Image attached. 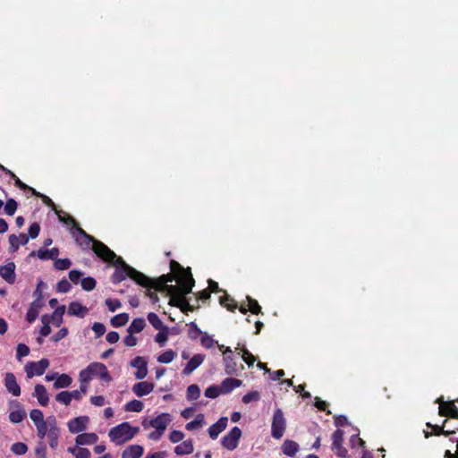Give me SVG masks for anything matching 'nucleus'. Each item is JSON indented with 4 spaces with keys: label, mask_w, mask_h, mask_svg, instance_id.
Returning <instances> with one entry per match:
<instances>
[{
    "label": "nucleus",
    "mask_w": 458,
    "mask_h": 458,
    "mask_svg": "<svg viewBox=\"0 0 458 458\" xmlns=\"http://www.w3.org/2000/svg\"><path fill=\"white\" fill-rule=\"evenodd\" d=\"M72 382V377L67 374H62L58 376L54 383L55 388H64L68 387Z\"/></svg>",
    "instance_id": "nucleus-38"
},
{
    "label": "nucleus",
    "mask_w": 458,
    "mask_h": 458,
    "mask_svg": "<svg viewBox=\"0 0 458 458\" xmlns=\"http://www.w3.org/2000/svg\"><path fill=\"white\" fill-rule=\"evenodd\" d=\"M8 241H9V244H10L9 250L11 252L17 251L21 245L18 236L15 234H11V235H9Z\"/></svg>",
    "instance_id": "nucleus-62"
},
{
    "label": "nucleus",
    "mask_w": 458,
    "mask_h": 458,
    "mask_svg": "<svg viewBox=\"0 0 458 458\" xmlns=\"http://www.w3.org/2000/svg\"><path fill=\"white\" fill-rule=\"evenodd\" d=\"M113 265L115 267V270L111 277L114 284H119L127 277H130L142 287L148 285L149 277L128 265L123 258H118Z\"/></svg>",
    "instance_id": "nucleus-1"
},
{
    "label": "nucleus",
    "mask_w": 458,
    "mask_h": 458,
    "mask_svg": "<svg viewBox=\"0 0 458 458\" xmlns=\"http://www.w3.org/2000/svg\"><path fill=\"white\" fill-rule=\"evenodd\" d=\"M446 423H447V420H445L443 421L442 426L433 425L429 422H428L426 425L428 428H432V434L435 436H441V435L449 436L451 434H454L455 429H445Z\"/></svg>",
    "instance_id": "nucleus-34"
},
{
    "label": "nucleus",
    "mask_w": 458,
    "mask_h": 458,
    "mask_svg": "<svg viewBox=\"0 0 458 458\" xmlns=\"http://www.w3.org/2000/svg\"><path fill=\"white\" fill-rule=\"evenodd\" d=\"M17 410L12 411L9 413V420L12 423L17 424L21 422L26 418V411L18 402H13Z\"/></svg>",
    "instance_id": "nucleus-25"
},
{
    "label": "nucleus",
    "mask_w": 458,
    "mask_h": 458,
    "mask_svg": "<svg viewBox=\"0 0 458 458\" xmlns=\"http://www.w3.org/2000/svg\"><path fill=\"white\" fill-rule=\"evenodd\" d=\"M129 315L125 312L117 314L111 318V325L114 327H120L127 324Z\"/></svg>",
    "instance_id": "nucleus-39"
},
{
    "label": "nucleus",
    "mask_w": 458,
    "mask_h": 458,
    "mask_svg": "<svg viewBox=\"0 0 458 458\" xmlns=\"http://www.w3.org/2000/svg\"><path fill=\"white\" fill-rule=\"evenodd\" d=\"M144 408V404L141 401L133 399L130 402H128L125 406L124 410L126 411H133V412H140Z\"/></svg>",
    "instance_id": "nucleus-40"
},
{
    "label": "nucleus",
    "mask_w": 458,
    "mask_h": 458,
    "mask_svg": "<svg viewBox=\"0 0 458 458\" xmlns=\"http://www.w3.org/2000/svg\"><path fill=\"white\" fill-rule=\"evenodd\" d=\"M286 422L281 409H276L273 415L271 435L276 439H280L285 430Z\"/></svg>",
    "instance_id": "nucleus-7"
},
{
    "label": "nucleus",
    "mask_w": 458,
    "mask_h": 458,
    "mask_svg": "<svg viewBox=\"0 0 458 458\" xmlns=\"http://www.w3.org/2000/svg\"><path fill=\"white\" fill-rule=\"evenodd\" d=\"M34 395L37 397L40 405L47 406L48 404L49 397L47 389L43 385L37 384L35 386Z\"/></svg>",
    "instance_id": "nucleus-31"
},
{
    "label": "nucleus",
    "mask_w": 458,
    "mask_h": 458,
    "mask_svg": "<svg viewBox=\"0 0 458 458\" xmlns=\"http://www.w3.org/2000/svg\"><path fill=\"white\" fill-rule=\"evenodd\" d=\"M72 236L76 243L84 250L91 249L94 242L97 241V239L87 233L82 228H77V232H72Z\"/></svg>",
    "instance_id": "nucleus-12"
},
{
    "label": "nucleus",
    "mask_w": 458,
    "mask_h": 458,
    "mask_svg": "<svg viewBox=\"0 0 458 458\" xmlns=\"http://www.w3.org/2000/svg\"><path fill=\"white\" fill-rule=\"evenodd\" d=\"M48 434L49 445L52 449H55L59 443L60 429L57 427L56 420L54 416L48 417Z\"/></svg>",
    "instance_id": "nucleus-13"
},
{
    "label": "nucleus",
    "mask_w": 458,
    "mask_h": 458,
    "mask_svg": "<svg viewBox=\"0 0 458 458\" xmlns=\"http://www.w3.org/2000/svg\"><path fill=\"white\" fill-rule=\"evenodd\" d=\"M37 255L38 259L42 260L53 259L55 260L59 255V250L57 248H52L50 250H38V251H32L30 256Z\"/></svg>",
    "instance_id": "nucleus-29"
},
{
    "label": "nucleus",
    "mask_w": 458,
    "mask_h": 458,
    "mask_svg": "<svg viewBox=\"0 0 458 458\" xmlns=\"http://www.w3.org/2000/svg\"><path fill=\"white\" fill-rule=\"evenodd\" d=\"M98 440V437L95 433H82L79 434L75 438V443L78 445H93Z\"/></svg>",
    "instance_id": "nucleus-32"
},
{
    "label": "nucleus",
    "mask_w": 458,
    "mask_h": 458,
    "mask_svg": "<svg viewBox=\"0 0 458 458\" xmlns=\"http://www.w3.org/2000/svg\"><path fill=\"white\" fill-rule=\"evenodd\" d=\"M171 420V415L164 412L150 420L149 425L157 430L165 432Z\"/></svg>",
    "instance_id": "nucleus-15"
},
{
    "label": "nucleus",
    "mask_w": 458,
    "mask_h": 458,
    "mask_svg": "<svg viewBox=\"0 0 458 458\" xmlns=\"http://www.w3.org/2000/svg\"><path fill=\"white\" fill-rule=\"evenodd\" d=\"M148 320L152 325V327L157 330H161L164 327L163 322L160 320L159 317L154 313L150 312L148 314Z\"/></svg>",
    "instance_id": "nucleus-43"
},
{
    "label": "nucleus",
    "mask_w": 458,
    "mask_h": 458,
    "mask_svg": "<svg viewBox=\"0 0 458 458\" xmlns=\"http://www.w3.org/2000/svg\"><path fill=\"white\" fill-rule=\"evenodd\" d=\"M29 353H30V348L26 344H19L17 345L16 358L18 360H21V358L29 355Z\"/></svg>",
    "instance_id": "nucleus-59"
},
{
    "label": "nucleus",
    "mask_w": 458,
    "mask_h": 458,
    "mask_svg": "<svg viewBox=\"0 0 458 458\" xmlns=\"http://www.w3.org/2000/svg\"><path fill=\"white\" fill-rule=\"evenodd\" d=\"M139 432L138 427H132L129 422H123L109 430L110 440L116 445H122L134 437Z\"/></svg>",
    "instance_id": "nucleus-3"
},
{
    "label": "nucleus",
    "mask_w": 458,
    "mask_h": 458,
    "mask_svg": "<svg viewBox=\"0 0 458 458\" xmlns=\"http://www.w3.org/2000/svg\"><path fill=\"white\" fill-rule=\"evenodd\" d=\"M94 253L103 261L114 264L119 258L112 250H110L105 243L97 240L94 245L91 246Z\"/></svg>",
    "instance_id": "nucleus-5"
},
{
    "label": "nucleus",
    "mask_w": 458,
    "mask_h": 458,
    "mask_svg": "<svg viewBox=\"0 0 458 458\" xmlns=\"http://www.w3.org/2000/svg\"><path fill=\"white\" fill-rule=\"evenodd\" d=\"M203 421H204L203 414H199V415L196 416V418L193 420L188 422L186 424L185 428H186L187 430L197 429V428L202 427Z\"/></svg>",
    "instance_id": "nucleus-44"
},
{
    "label": "nucleus",
    "mask_w": 458,
    "mask_h": 458,
    "mask_svg": "<svg viewBox=\"0 0 458 458\" xmlns=\"http://www.w3.org/2000/svg\"><path fill=\"white\" fill-rule=\"evenodd\" d=\"M437 402L439 403L438 414L440 416L458 420V409L454 404V401L445 402L443 398L440 397Z\"/></svg>",
    "instance_id": "nucleus-11"
},
{
    "label": "nucleus",
    "mask_w": 458,
    "mask_h": 458,
    "mask_svg": "<svg viewBox=\"0 0 458 458\" xmlns=\"http://www.w3.org/2000/svg\"><path fill=\"white\" fill-rule=\"evenodd\" d=\"M166 293L170 296V300L168 302L169 305L179 308V309L182 307L186 296L189 294V293H182V291L175 292V291H172L170 289Z\"/></svg>",
    "instance_id": "nucleus-26"
},
{
    "label": "nucleus",
    "mask_w": 458,
    "mask_h": 458,
    "mask_svg": "<svg viewBox=\"0 0 458 458\" xmlns=\"http://www.w3.org/2000/svg\"><path fill=\"white\" fill-rule=\"evenodd\" d=\"M260 399V394L258 391H251L242 396L243 403H250L251 402H257Z\"/></svg>",
    "instance_id": "nucleus-54"
},
{
    "label": "nucleus",
    "mask_w": 458,
    "mask_h": 458,
    "mask_svg": "<svg viewBox=\"0 0 458 458\" xmlns=\"http://www.w3.org/2000/svg\"><path fill=\"white\" fill-rule=\"evenodd\" d=\"M37 431H38V437L42 440L48 434V419L46 420V422L38 424L36 426Z\"/></svg>",
    "instance_id": "nucleus-58"
},
{
    "label": "nucleus",
    "mask_w": 458,
    "mask_h": 458,
    "mask_svg": "<svg viewBox=\"0 0 458 458\" xmlns=\"http://www.w3.org/2000/svg\"><path fill=\"white\" fill-rule=\"evenodd\" d=\"M219 304L225 307L227 310L233 312L238 305L233 298H232L226 291H223V295L219 297Z\"/></svg>",
    "instance_id": "nucleus-33"
},
{
    "label": "nucleus",
    "mask_w": 458,
    "mask_h": 458,
    "mask_svg": "<svg viewBox=\"0 0 458 458\" xmlns=\"http://www.w3.org/2000/svg\"><path fill=\"white\" fill-rule=\"evenodd\" d=\"M72 266L70 259H55L54 267L56 270H66Z\"/></svg>",
    "instance_id": "nucleus-45"
},
{
    "label": "nucleus",
    "mask_w": 458,
    "mask_h": 458,
    "mask_svg": "<svg viewBox=\"0 0 458 458\" xmlns=\"http://www.w3.org/2000/svg\"><path fill=\"white\" fill-rule=\"evenodd\" d=\"M30 417L31 420L35 423V426H37L38 424L39 425L41 423L46 422L44 420L43 412L38 409H34V410L30 411Z\"/></svg>",
    "instance_id": "nucleus-47"
},
{
    "label": "nucleus",
    "mask_w": 458,
    "mask_h": 458,
    "mask_svg": "<svg viewBox=\"0 0 458 458\" xmlns=\"http://www.w3.org/2000/svg\"><path fill=\"white\" fill-rule=\"evenodd\" d=\"M88 312V309L78 301H72L68 307V314L70 316H76L84 318Z\"/></svg>",
    "instance_id": "nucleus-30"
},
{
    "label": "nucleus",
    "mask_w": 458,
    "mask_h": 458,
    "mask_svg": "<svg viewBox=\"0 0 458 458\" xmlns=\"http://www.w3.org/2000/svg\"><path fill=\"white\" fill-rule=\"evenodd\" d=\"M55 214L57 215L59 221L70 228L72 233V232H77V228H81L74 217L66 214L64 211L55 210Z\"/></svg>",
    "instance_id": "nucleus-21"
},
{
    "label": "nucleus",
    "mask_w": 458,
    "mask_h": 458,
    "mask_svg": "<svg viewBox=\"0 0 458 458\" xmlns=\"http://www.w3.org/2000/svg\"><path fill=\"white\" fill-rule=\"evenodd\" d=\"M246 299L248 301L249 311L256 315L261 313V307L255 299H252L250 296H247Z\"/></svg>",
    "instance_id": "nucleus-48"
},
{
    "label": "nucleus",
    "mask_w": 458,
    "mask_h": 458,
    "mask_svg": "<svg viewBox=\"0 0 458 458\" xmlns=\"http://www.w3.org/2000/svg\"><path fill=\"white\" fill-rule=\"evenodd\" d=\"M298 450L299 445L293 440L287 439L282 445L283 453L289 457H293Z\"/></svg>",
    "instance_id": "nucleus-36"
},
{
    "label": "nucleus",
    "mask_w": 458,
    "mask_h": 458,
    "mask_svg": "<svg viewBox=\"0 0 458 458\" xmlns=\"http://www.w3.org/2000/svg\"><path fill=\"white\" fill-rule=\"evenodd\" d=\"M242 359L243 360V361L249 366H252L254 364V362L256 361V358L255 356L249 352L248 349L246 348H243L242 350Z\"/></svg>",
    "instance_id": "nucleus-52"
},
{
    "label": "nucleus",
    "mask_w": 458,
    "mask_h": 458,
    "mask_svg": "<svg viewBox=\"0 0 458 458\" xmlns=\"http://www.w3.org/2000/svg\"><path fill=\"white\" fill-rule=\"evenodd\" d=\"M148 362L141 357L137 356L131 361V366L137 369L134 376L137 379H143L148 375Z\"/></svg>",
    "instance_id": "nucleus-14"
},
{
    "label": "nucleus",
    "mask_w": 458,
    "mask_h": 458,
    "mask_svg": "<svg viewBox=\"0 0 458 458\" xmlns=\"http://www.w3.org/2000/svg\"><path fill=\"white\" fill-rule=\"evenodd\" d=\"M228 419L221 417L215 424L208 428V434L212 439H216L227 427Z\"/></svg>",
    "instance_id": "nucleus-23"
},
{
    "label": "nucleus",
    "mask_w": 458,
    "mask_h": 458,
    "mask_svg": "<svg viewBox=\"0 0 458 458\" xmlns=\"http://www.w3.org/2000/svg\"><path fill=\"white\" fill-rule=\"evenodd\" d=\"M89 423V418L87 416H81L72 419L68 422L69 431L72 434L82 432L86 429L87 424Z\"/></svg>",
    "instance_id": "nucleus-16"
},
{
    "label": "nucleus",
    "mask_w": 458,
    "mask_h": 458,
    "mask_svg": "<svg viewBox=\"0 0 458 458\" xmlns=\"http://www.w3.org/2000/svg\"><path fill=\"white\" fill-rule=\"evenodd\" d=\"M43 306V301L41 300V296L39 295L35 301H33L26 314V319L29 323H32L36 320L38 316V311Z\"/></svg>",
    "instance_id": "nucleus-20"
},
{
    "label": "nucleus",
    "mask_w": 458,
    "mask_h": 458,
    "mask_svg": "<svg viewBox=\"0 0 458 458\" xmlns=\"http://www.w3.org/2000/svg\"><path fill=\"white\" fill-rule=\"evenodd\" d=\"M15 267V264L12 261L0 267V276L8 284H13L16 280Z\"/></svg>",
    "instance_id": "nucleus-17"
},
{
    "label": "nucleus",
    "mask_w": 458,
    "mask_h": 458,
    "mask_svg": "<svg viewBox=\"0 0 458 458\" xmlns=\"http://www.w3.org/2000/svg\"><path fill=\"white\" fill-rule=\"evenodd\" d=\"M11 451L17 455H21L27 453L28 446L22 442H17L12 445Z\"/></svg>",
    "instance_id": "nucleus-49"
},
{
    "label": "nucleus",
    "mask_w": 458,
    "mask_h": 458,
    "mask_svg": "<svg viewBox=\"0 0 458 458\" xmlns=\"http://www.w3.org/2000/svg\"><path fill=\"white\" fill-rule=\"evenodd\" d=\"M176 356V352L173 350H167L157 357V361L160 363H170Z\"/></svg>",
    "instance_id": "nucleus-42"
},
{
    "label": "nucleus",
    "mask_w": 458,
    "mask_h": 458,
    "mask_svg": "<svg viewBox=\"0 0 458 458\" xmlns=\"http://www.w3.org/2000/svg\"><path fill=\"white\" fill-rule=\"evenodd\" d=\"M57 402L68 406L72 402V397L69 391H62L55 396Z\"/></svg>",
    "instance_id": "nucleus-50"
},
{
    "label": "nucleus",
    "mask_w": 458,
    "mask_h": 458,
    "mask_svg": "<svg viewBox=\"0 0 458 458\" xmlns=\"http://www.w3.org/2000/svg\"><path fill=\"white\" fill-rule=\"evenodd\" d=\"M193 449L192 440L187 439L174 447V453L177 455L190 454L193 452Z\"/></svg>",
    "instance_id": "nucleus-35"
},
{
    "label": "nucleus",
    "mask_w": 458,
    "mask_h": 458,
    "mask_svg": "<svg viewBox=\"0 0 458 458\" xmlns=\"http://www.w3.org/2000/svg\"><path fill=\"white\" fill-rule=\"evenodd\" d=\"M175 273L172 272L162 275L157 279L153 280L149 278L148 285L144 286L147 289H155L159 292H168L169 288L172 284H168V283H172L175 280Z\"/></svg>",
    "instance_id": "nucleus-6"
},
{
    "label": "nucleus",
    "mask_w": 458,
    "mask_h": 458,
    "mask_svg": "<svg viewBox=\"0 0 458 458\" xmlns=\"http://www.w3.org/2000/svg\"><path fill=\"white\" fill-rule=\"evenodd\" d=\"M43 326L40 328L39 334L41 336H47L51 333V327L49 326V319L47 315L43 316L42 318Z\"/></svg>",
    "instance_id": "nucleus-57"
},
{
    "label": "nucleus",
    "mask_w": 458,
    "mask_h": 458,
    "mask_svg": "<svg viewBox=\"0 0 458 458\" xmlns=\"http://www.w3.org/2000/svg\"><path fill=\"white\" fill-rule=\"evenodd\" d=\"M170 270L175 273V281L178 285H171L168 287L172 291H182V293H191L195 285L191 268L190 267H183L180 263L172 259L170 261Z\"/></svg>",
    "instance_id": "nucleus-2"
},
{
    "label": "nucleus",
    "mask_w": 458,
    "mask_h": 458,
    "mask_svg": "<svg viewBox=\"0 0 458 458\" xmlns=\"http://www.w3.org/2000/svg\"><path fill=\"white\" fill-rule=\"evenodd\" d=\"M79 377H82L83 381H90L94 377H99L106 383L112 380L106 366L101 362H91L80 372Z\"/></svg>",
    "instance_id": "nucleus-4"
},
{
    "label": "nucleus",
    "mask_w": 458,
    "mask_h": 458,
    "mask_svg": "<svg viewBox=\"0 0 458 458\" xmlns=\"http://www.w3.org/2000/svg\"><path fill=\"white\" fill-rule=\"evenodd\" d=\"M200 396V389L198 385L192 384L188 386L186 397L189 401H195Z\"/></svg>",
    "instance_id": "nucleus-41"
},
{
    "label": "nucleus",
    "mask_w": 458,
    "mask_h": 458,
    "mask_svg": "<svg viewBox=\"0 0 458 458\" xmlns=\"http://www.w3.org/2000/svg\"><path fill=\"white\" fill-rule=\"evenodd\" d=\"M242 385V380L233 377H227L222 381L219 387L221 388L222 394H228L232 392L234 388L239 387Z\"/></svg>",
    "instance_id": "nucleus-27"
},
{
    "label": "nucleus",
    "mask_w": 458,
    "mask_h": 458,
    "mask_svg": "<svg viewBox=\"0 0 458 458\" xmlns=\"http://www.w3.org/2000/svg\"><path fill=\"white\" fill-rule=\"evenodd\" d=\"M49 367V360L47 359H41L39 361H29L25 365V371L29 378L34 376H41L45 373L46 369Z\"/></svg>",
    "instance_id": "nucleus-10"
},
{
    "label": "nucleus",
    "mask_w": 458,
    "mask_h": 458,
    "mask_svg": "<svg viewBox=\"0 0 458 458\" xmlns=\"http://www.w3.org/2000/svg\"><path fill=\"white\" fill-rule=\"evenodd\" d=\"M205 360V355L203 354H195L191 360L187 362L186 366L182 369L183 375L191 374Z\"/></svg>",
    "instance_id": "nucleus-24"
},
{
    "label": "nucleus",
    "mask_w": 458,
    "mask_h": 458,
    "mask_svg": "<svg viewBox=\"0 0 458 458\" xmlns=\"http://www.w3.org/2000/svg\"><path fill=\"white\" fill-rule=\"evenodd\" d=\"M225 371L227 375H238L243 369L242 365H238L237 361L233 356H224Z\"/></svg>",
    "instance_id": "nucleus-19"
},
{
    "label": "nucleus",
    "mask_w": 458,
    "mask_h": 458,
    "mask_svg": "<svg viewBox=\"0 0 458 458\" xmlns=\"http://www.w3.org/2000/svg\"><path fill=\"white\" fill-rule=\"evenodd\" d=\"M200 343H201L202 346L209 349L214 346L215 341L210 335H208V333L204 332L201 335Z\"/></svg>",
    "instance_id": "nucleus-63"
},
{
    "label": "nucleus",
    "mask_w": 458,
    "mask_h": 458,
    "mask_svg": "<svg viewBox=\"0 0 458 458\" xmlns=\"http://www.w3.org/2000/svg\"><path fill=\"white\" fill-rule=\"evenodd\" d=\"M143 453V446L140 445H131L123 450L122 458H140Z\"/></svg>",
    "instance_id": "nucleus-28"
},
{
    "label": "nucleus",
    "mask_w": 458,
    "mask_h": 458,
    "mask_svg": "<svg viewBox=\"0 0 458 458\" xmlns=\"http://www.w3.org/2000/svg\"><path fill=\"white\" fill-rule=\"evenodd\" d=\"M204 332H202L198 325L195 322H191L190 324V330H189V336L190 338L196 340L199 335H201Z\"/></svg>",
    "instance_id": "nucleus-60"
},
{
    "label": "nucleus",
    "mask_w": 458,
    "mask_h": 458,
    "mask_svg": "<svg viewBox=\"0 0 458 458\" xmlns=\"http://www.w3.org/2000/svg\"><path fill=\"white\" fill-rule=\"evenodd\" d=\"M71 288H72L71 284L65 278L60 280L56 284V290L59 293H68L71 290Z\"/></svg>",
    "instance_id": "nucleus-61"
},
{
    "label": "nucleus",
    "mask_w": 458,
    "mask_h": 458,
    "mask_svg": "<svg viewBox=\"0 0 458 458\" xmlns=\"http://www.w3.org/2000/svg\"><path fill=\"white\" fill-rule=\"evenodd\" d=\"M242 437V430L238 427H233L228 434L224 436L221 439V445L223 447L229 451H233L237 448L239 440Z\"/></svg>",
    "instance_id": "nucleus-9"
},
{
    "label": "nucleus",
    "mask_w": 458,
    "mask_h": 458,
    "mask_svg": "<svg viewBox=\"0 0 458 458\" xmlns=\"http://www.w3.org/2000/svg\"><path fill=\"white\" fill-rule=\"evenodd\" d=\"M65 310V306L62 305L55 310L52 314V319L56 322V326L62 323V318Z\"/></svg>",
    "instance_id": "nucleus-56"
},
{
    "label": "nucleus",
    "mask_w": 458,
    "mask_h": 458,
    "mask_svg": "<svg viewBox=\"0 0 458 458\" xmlns=\"http://www.w3.org/2000/svg\"><path fill=\"white\" fill-rule=\"evenodd\" d=\"M221 394V388L216 385H212L205 390V396L211 399L218 397Z\"/></svg>",
    "instance_id": "nucleus-46"
},
{
    "label": "nucleus",
    "mask_w": 458,
    "mask_h": 458,
    "mask_svg": "<svg viewBox=\"0 0 458 458\" xmlns=\"http://www.w3.org/2000/svg\"><path fill=\"white\" fill-rule=\"evenodd\" d=\"M154 384L148 381H141L132 386V392L138 396L142 397L150 394L154 390Z\"/></svg>",
    "instance_id": "nucleus-22"
},
{
    "label": "nucleus",
    "mask_w": 458,
    "mask_h": 458,
    "mask_svg": "<svg viewBox=\"0 0 458 458\" xmlns=\"http://www.w3.org/2000/svg\"><path fill=\"white\" fill-rule=\"evenodd\" d=\"M96 280L93 277L88 276L81 281V285L85 291H92L96 287Z\"/></svg>",
    "instance_id": "nucleus-51"
},
{
    "label": "nucleus",
    "mask_w": 458,
    "mask_h": 458,
    "mask_svg": "<svg viewBox=\"0 0 458 458\" xmlns=\"http://www.w3.org/2000/svg\"><path fill=\"white\" fill-rule=\"evenodd\" d=\"M344 433L342 429H336L332 434V445L331 449L335 452V455L339 458H346L348 454L347 449L343 445Z\"/></svg>",
    "instance_id": "nucleus-8"
},
{
    "label": "nucleus",
    "mask_w": 458,
    "mask_h": 458,
    "mask_svg": "<svg viewBox=\"0 0 458 458\" xmlns=\"http://www.w3.org/2000/svg\"><path fill=\"white\" fill-rule=\"evenodd\" d=\"M146 326L145 319L142 318H137L132 320L130 327H128V333L136 334L141 332Z\"/></svg>",
    "instance_id": "nucleus-37"
},
{
    "label": "nucleus",
    "mask_w": 458,
    "mask_h": 458,
    "mask_svg": "<svg viewBox=\"0 0 458 458\" xmlns=\"http://www.w3.org/2000/svg\"><path fill=\"white\" fill-rule=\"evenodd\" d=\"M18 204L16 200L13 199H9L4 205V211L8 216H13L15 213Z\"/></svg>",
    "instance_id": "nucleus-55"
},
{
    "label": "nucleus",
    "mask_w": 458,
    "mask_h": 458,
    "mask_svg": "<svg viewBox=\"0 0 458 458\" xmlns=\"http://www.w3.org/2000/svg\"><path fill=\"white\" fill-rule=\"evenodd\" d=\"M36 458H47V446L43 442H39L35 449Z\"/></svg>",
    "instance_id": "nucleus-64"
},
{
    "label": "nucleus",
    "mask_w": 458,
    "mask_h": 458,
    "mask_svg": "<svg viewBox=\"0 0 458 458\" xmlns=\"http://www.w3.org/2000/svg\"><path fill=\"white\" fill-rule=\"evenodd\" d=\"M4 386L7 391L14 396L21 394V387L17 382L16 377L12 372H7L4 376Z\"/></svg>",
    "instance_id": "nucleus-18"
},
{
    "label": "nucleus",
    "mask_w": 458,
    "mask_h": 458,
    "mask_svg": "<svg viewBox=\"0 0 458 458\" xmlns=\"http://www.w3.org/2000/svg\"><path fill=\"white\" fill-rule=\"evenodd\" d=\"M168 338L167 327H165L156 335L155 340L161 346H164Z\"/></svg>",
    "instance_id": "nucleus-53"
}]
</instances>
